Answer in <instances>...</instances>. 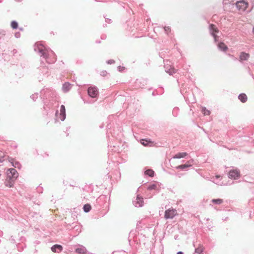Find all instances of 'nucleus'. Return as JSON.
Masks as SVG:
<instances>
[{
	"label": "nucleus",
	"mask_w": 254,
	"mask_h": 254,
	"mask_svg": "<svg viewBox=\"0 0 254 254\" xmlns=\"http://www.w3.org/2000/svg\"><path fill=\"white\" fill-rule=\"evenodd\" d=\"M34 50L39 53L40 56L43 57L49 64H53L57 60L56 56L54 52L51 49L47 48L42 44H36Z\"/></svg>",
	"instance_id": "nucleus-1"
},
{
	"label": "nucleus",
	"mask_w": 254,
	"mask_h": 254,
	"mask_svg": "<svg viewBox=\"0 0 254 254\" xmlns=\"http://www.w3.org/2000/svg\"><path fill=\"white\" fill-rule=\"evenodd\" d=\"M235 4L238 10L243 12L246 10L249 5V3L245 0H240L237 1Z\"/></svg>",
	"instance_id": "nucleus-2"
},
{
	"label": "nucleus",
	"mask_w": 254,
	"mask_h": 254,
	"mask_svg": "<svg viewBox=\"0 0 254 254\" xmlns=\"http://www.w3.org/2000/svg\"><path fill=\"white\" fill-rule=\"evenodd\" d=\"M231 169L228 173V177L231 179L237 180L240 177V171L238 169Z\"/></svg>",
	"instance_id": "nucleus-3"
},
{
	"label": "nucleus",
	"mask_w": 254,
	"mask_h": 254,
	"mask_svg": "<svg viewBox=\"0 0 254 254\" xmlns=\"http://www.w3.org/2000/svg\"><path fill=\"white\" fill-rule=\"evenodd\" d=\"M88 95L91 98H94L99 94L98 89L96 86H90L87 89Z\"/></svg>",
	"instance_id": "nucleus-4"
},
{
	"label": "nucleus",
	"mask_w": 254,
	"mask_h": 254,
	"mask_svg": "<svg viewBox=\"0 0 254 254\" xmlns=\"http://www.w3.org/2000/svg\"><path fill=\"white\" fill-rule=\"evenodd\" d=\"M209 31L210 34L214 38V42H217L218 41V37L216 35V33L219 32V30L215 25L211 24L209 25Z\"/></svg>",
	"instance_id": "nucleus-5"
},
{
	"label": "nucleus",
	"mask_w": 254,
	"mask_h": 254,
	"mask_svg": "<svg viewBox=\"0 0 254 254\" xmlns=\"http://www.w3.org/2000/svg\"><path fill=\"white\" fill-rule=\"evenodd\" d=\"M106 197L104 195H101L98 197L96 200V203L97 205V208L100 209L102 207L106 202Z\"/></svg>",
	"instance_id": "nucleus-6"
},
{
	"label": "nucleus",
	"mask_w": 254,
	"mask_h": 254,
	"mask_svg": "<svg viewBox=\"0 0 254 254\" xmlns=\"http://www.w3.org/2000/svg\"><path fill=\"white\" fill-rule=\"evenodd\" d=\"M193 246L195 248L194 253L193 254H202L204 251V247L203 245L199 243L196 246L195 243H193Z\"/></svg>",
	"instance_id": "nucleus-7"
},
{
	"label": "nucleus",
	"mask_w": 254,
	"mask_h": 254,
	"mask_svg": "<svg viewBox=\"0 0 254 254\" xmlns=\"http://www.w3.org/2000/svg\"><path fill=\"white\" fill-rule=\"evenodd\" d=\"M11 178L16 180L18 177V173L14 168L8 169L7 171V176Z\"/></svg>",
	"instance_id": "nucleus-8"
},
{
	"label": "nucleus",
	"mask_w": 254,
	"mask_h": 254,
	"mask_svg": "<svg viewBox=\"0 0 254 254\" xmlns=\"http://www.w3.org/2000/svg\"><path fill=\"white\" fill-rule=\"evenodd\" d=\"M176 211L175 209H168L165 212V218L166 219H172L175 215Z\"/></svg>",
	"instance_id": "nucleus-9"
},
{
	"label": "nucleus",
	"mask_w": 254,
	"mask_h": 254,
	"mask_svg": "<svg viewBox=\"0 0 254 254\" xmlns=\"http://www.w3.org/2000/svg\"><path fill=\"white\" fill-rule=\"evenodd\" d=\"M133 203L135 207H142L144 204L143 197L137 195L135 200L133 201Z\"/></svg>",
	"instance_id": "nucleus-10"
},
{
	"label": "nucleus",
	"mask_w": 254,
	"mask_h": 254,
	"mask_svg": "<svg viewBox=\"0 0 254 254\" xmlns=\"http://www.w3.org/2000/svg\"><path fill=\"white\" fill-rule=\"evenodd\" d=\"M193 160H192V159L190 160L187 161L184 164L179 165V166L176 167V168L177 169H181V170L186 169L188 168V167L191 166L193 164Z\"/></svg>",
	"instance_id": "nucleus-11"
},
{
	"label": "nucleus",
	"mask_w": 254,
	"mask_h": 254,
	"mask_svg": "<svg viewBox=\"0 0 254 254\" xmlns=\"http://www.w3.org/2000/svg\"><path fill=\"white\" fill-rule=\"evenodd\" d=\"M15 179L10 178L9 177L6 176V179L4 182V185L5 186L9 188H12L14 187V185L15 182Z\"/></svg>",
	"instance_id": "nucleus-12"
},
{
	"label": "nucleus",
	"mask_w": 254,
	"mask_h": 254,
	"mask_svg": "<svg viewBox=\"0 0 254 254\" xmlns=\"http://www.w3.org/2000/svg\"><path fill=\"white\" fill-rule=\"evenodd\" d=\"M51 250L54 253H59L63 251V247L61 245L56 244L51 248Z\"/></svg>",
	"instance_id": "nucleus-13"
},
{
	"label": "nucleus",
	"mask_w": 254,
	"mask_h": 254,
	"mask_svg": "<svg viewBox=\"0 0 254 254\" xmlns=\"http://www.w3.org/2000/svg\"><path fill=\"white\" fill-rule=\"evenodd\" d=\"M59 118L62 121H64L66 118L65 108V106L63 105H61V106Z\"/></svg>",
	"instance_id": "nucleus-14"
},
{
	"label": "nucleus",
	"mask_w": 254,
	"mask_h": 254,
	"mask_svg": "<svg viewBox=\"0 0 254 254\" xmlns=\"http://www.w3.org/2000/svg\"><path fill=\"white\" fill-rule=\"evenodd\" d=\"M66 227L67 229H75L76 230L79 229V231H81L80 226L78 225L76 222H73L71 224H66Z\"/></svg>",
	"instance_id": "nucleus-15"
},
{
	"label": "nucleus",
	"mask_w": 254,
	"mask_h": 254,
	"mask_svg": "<svg viewBox=\"0 0 254 254\" xmlns=\"http://www.w3.org/2000/svg\"><path fill=\"white\" fill-rule=\"evenodd\" d=\"M9 162H10L11 165L14 168H17L18 169H21V165L20 163L19 162L15 161L14 159L10 158V160H9Z\"/></svg>",
	"instance_id": "nucleus-16"
},
{
	"label": "nucleus",
	"mask_w": 254,
	"mask_h": 254,
	"mask_svg": "<svg viewBox=\"0 0 254 254\" xmlns=\"http://www.w3.org/2000/svg\"><path fill=\"white\" fill-rule=\"evenodd\" d=\"M71 88V84L69 82H65L63 84L62 90L64 92H68Z\"/></svg>",
	"instance_id": "nucleus-17"
},
{
	"label": "nucleus",
	"mask_w": 254,
	"mask_h": 254,
	"mask_svg": "<svg viewBox=\"0 0 254 254\" xmlns=\"http://www.w3.org/2000/svg\"><path fill=\"white\" fill-rule=\"evenodd\" d=\"M75 252L79 254H85L87 252L86 248L83 246H79V247L75 250Z\"/></svg>",
	"instance_id": "nucleus-18"
},
{
	"label": "nucleus",
	"mask_w": 254,
	"mask_h": 254,
	"mask_svg": "<svg viewBox=\"0 0 254 254\" xmlns=\"http://www.w3.org/2000/svg\"><path fill=\"white\" fill-rule=\"evenodd\" d=\"M217 47L219 50L222 52H226L228 50V47L223 42L219 43Z\"/></svg>",
	"instance_id": "nucleus-19"
},
{
	"label": "nucleus",
	"mask_w": 254,
	"mask_h": 254,
	"mask_svg": "<svg viewBox=\"0 0 254 254\" xmlns=\"http://www.w3.org/2000/svg\"><path fill=\"white\" fill-rule=\"evenodd\" d=\"M140 143L143 146H150L152 144V142L148 139H142L140 140Z\"/></svg>",
	"instance_id": "nucleus-20"
},
{
	"label": "nucleus",
	"mask_w": 254,
	"mask_h": 254,
	"mask_svg": "<svg viewBox=\"0 0 254 254\" xmlns=\"http://www.w3.org/2000/svg\"><path fill=\"white\" fill-rule=\"evenodd\" d=\"M250 57L249 54L245 52H242L240 56V61H247Z\"/></svg>",
	"instance_id": "nucleus-21"
},
{
	"label": "nucleus",
	"mask_w": 254,
	"mask_h": 254,
	"mask_svg": "<svg viewBox=\"0 0 254 254\" xmlns=\"http://www.w3.org/2000/svg\"><path fill=\"white\" fill-rule=\"evenodd\" d=\"M238 99L242 102L245 103L248 99L246 94L245 93H241L238 96Z\"/></svg>",
	"instance_id": "nucleus-22"
},
{
	"label": "nucleus",
	"mask_w": 254,
	"mask_h": 254,
	"mask_svg": "<svg viewBox=\"0 0 254 254\" xmlns=\"http://www.w3.org/2000/svg\"><path fill=\"white\" fill-rule=\"evenodd\" d=\"M187 155V153L186 152H179L176 154L174 157V159H180L182 158H184Z\"/></svg>",
	"instance_id": "nucleus-23"
},
{
	"label": "nucleus",
	"mask_w": 254,
	"mask_h": 254,
	"mask_svg": "<svg viewBox=\"0 0 254 254\" xmlns=\"http://www.w3.org/2000/svg\"><path fill=\"white\" fill-rule=\"evenodd\" d=\"M7 159L10 160V158L7 155L4 154V153H0V163L3 162L4 161L6 160Z\"/></svg>",
	"instance_id": "nucleus-24"
},
{
	"label": "nucleus",
	"mask_w": 254,
	"mask_h": 254,
	"mask_svg": "<svg viewBox=\"0 0 254 254\" xmlns=\"http://www.w3.org/2000/svg\"><path fill=\"white\" fill-rule=\"evenodd\" d=\"M83 211H84V212L88 213L91 210V206L90 204L86 203L84 205V206L83 207Z\"/></svg>",
	"instance_id": "nucleus-25"
},
{
	"label": "nucleus",
	"mask_w": 254,
	"mask_h": 254,
	"mask_svg": "<svg viewBox=\"0 0 254 254\" xmlns=\"http://www.w3.org/2000/svg\"><path fill=\"white\" fill-rule=\"evenodd\" d=\"M211 202L215 204L220 205L223 202V200L221 198L213 199Z\"/></svg>",
	"instance_id": "nucleus-26"
},
{
	"label": "nucleus",
	"mask_w": 254,
	"mask_h": 254,
	"mask_svg": "<svg viewBox=\"0 0 254 254\" xmlns=\"http://www.w3.org/2000/svg\"><path fill=\"white\" fill-rule=\"evenodd\" d=\"M165 71L167 73H169V75H173L174 73L176 72V70H175L174 68H168V67H165Z\"/></svg>",
	"instance_id": "nucleus-27"
},
{
	"label": "nucleus",
	"mask_w": 254,
	"mask_h": 254,
	"mask_svg": "<svg viewBox=\"0 0 254 254\" xmlns=\"http://www.w3.org/2000/svg\"><path fill=\"white\" fill-rule=\"evenodd\" d=\"M145 174L149 177H152L154 175V172L151 169H148L145 171Z\"/></svg>",
	"instance_id": "nucleus-28"
},
{
	"label": "nucleus",
	"mask_w": 254,
	"mask_h": 254,
	"mask_svg": "<svg viewBox=\"0 0 254 254\" xmlns=\"http://www.w3.org/2000/svg\"><path fill=\"white\" fill-rule=\"evenodd\" d=\"M52 108V103H49L48 105L45 104L44 106V109L46 111L47 114L48 113L49 110Z\"/></svg>",
	"instance_id": "nucleus-29"
},
{
	"label": "nucleus",
	"mask_w": 254,
	"mask_h": 254,
	"mask_svg": "<svg viewBox=\"0 0 254 254\" xmlns=\"http://www.w3.org/2000/svg\"><path fill=\"white\" fill-rule=\"evenodd\" d=\"M18 24L17 22L15 20L11 21V27L13 29H16L18 28Z\"/></svg>",
	"instance_id": "nucleus-30"
},
{
	"label": "nucleus",
	"mask_w": 254,
	"mask_h": 254,
	"mask_svg": "<svg viewBox=\"0 0 254 254\" xmlns=\"http://www.w3.org/2000/svg\"><path fill=\"white\" fill-rule=\"evenodd\" d=\"M179 111V108H178V107H175V108L173 109V111H172L173 115L174 117H177V116L178 115Z\"/></svg>",
	"instance_id": "nucleus-31"
},
{
	"label": "nucleus",
	"mask_w": 254,
	"mask_h": 254,
	"mask_svg": "<svg viewBox=\"0 0 254 254\" xmlns=\"http://www.w3.org/2000/svg\"><path fill=\"white\" fill-rule=\"evenodd\" d=\"M201 112L204 115H209L210 114V112L207 110L205 107L202 108Z\"/></svg>",
	"instance_id": "nucleus-32"
},
{
	"label": "nucleus",
	"mask_w": 254,
	"mask_h": 254,
	"mask_svg": "<svg viewBox=\"0 0 254 254\" xmlns=\"http://www.w3.org/2000/svg\"><path fill=\"white\" fill-rule=\"evenodd\" d=\"M157 186L154 184H150L147 187V190H155Z\"/></svg>",
	"instance_id": "nucleus-33"
},
{
	"label": "nucleus",
	"mask_w": 254,
	"mask_h": 254,
	"mask_svg": "<svg viewBox=\"0 0 254 254\" xmlns=\"http://www.w3.org/2000/svg\"><path fill=\"white\" fill-rule=\"evenodd\" d=\"M38 94L37 93H34L31 95L30 98L33 100L36 101V100L38 98Z\"/></svg>",
	"instance_id": "nucleus-34"
},
{
	"label": "nucleus",
	"mask_w": 254,
	"mask_h": 254,
	"mask_svg": "<svg viewBox=\"0 0 254 254\" xmlns=\"http://www.w3.org/2000/svg\"><path fill=\"white\" fill-rule=\"evenodd\" d=\"M164 29L165 32H166V33L168 35L169 34V32H171V28L169 26L164 27Z\"/></svg>",
	"instance_id": "nucleus-35"
},
{
	"label": "nucleus",
	"mask_w": 254,
	"mask_h": 254,
	"mask_svg": "<svg viewBox=\"0 0 254 254\" xmlns=\"http://www.w3.org/2000/svg\"><path fill=\"white\" fill-rule=\"evenodd\" d=\"M5 34V31L0 29V39L2 38Z\"/></svg>",
	"instance_id": "nucleus-36"
},
{
	"label": "nucleus",
	"mask_w": 254,
	"mask_h": 254,
	"mask_svg": "<svg viewBox=\"0 0 254 254\" xmlns=\"http://www.w3.org/2000/svg\"><path fill=\"white\" fill-rule=\"evenodd\" d=\"M234 0H223V3L224 4H227L228 3H231L232 2H234Z\"/></svg>",
	"instance_id": "nucleus-37"
},
{
	"label": "nucleus",
	"mask_w": 254,
	"mask_h": 254,
	"mask_svg": "<svg viewBox=\"0 0 254 254\" xmlns=\"http://www.w3.org/2000/svg\"><path fill=\"white\" fill-rule=\"evenodd\" d=\"M125 69V67L124 66H122L119 65L118 66V70L120 72H123Z\"/></svg>",
	"instance_id": "nucleus-38"
},
{
	"label": "nucleus",
	"mask_w": 254,
	"mask_h": 254,
	"mask_svg": "<svg viewBox=\"0 0 254 254\" xmlns=\"http://www.w3.org/2000/svg\"><path fill=\"white\" fill-rule=\"evenodd\" d=\"M17 249L18 250H20L21 248L23 249L24 247H25V245L24 244H18L17 245Z\"/></svg>",
	"instance_id": "nucleus-39"
},
{
	"label": "nucleus",
	"mask_w": 254,
	"mask_h": 254,
	"mask_svg": "<svg viewBox=\"0 0 254 254\" xmlns=\"http://www.w3.org/2000/svg\"><path fill=\"white\" fill-rule=\"evenodd\" d=\"M106 63L107 64H114L115 63V61L114 60H108L106 62Z\"/></svg>",
	"instance_id": "nucleus-40"
},
{
	"label": "nucleus",
	"mask_w": 254,
	"mask_h": 254,
	"mask_svg": "<svg viewBox=\"0 0 254 254\" xmlns=\"http://www.w3.org/2000/svg\"><path fill=\"white\" fill-rule=\"evenodd\" d=\"M107 72L106 70H103L100 72V75L103 76H105L107 75Z\"/></svg>",
	"instance_id": "nucleus-41"
},
{
	"label": "nucleus",
	"mask_w": 254,
	"mask_h": 254,
	"mask_svg": "<svg viewBox=\"0 0 254 254\" xmlns=\"http://www.w3.org/2000/svg\"><path fill=\"white\" fill-rule=\"evenodd\" d=\"M15 37L16 38H19L20 37V33L19 32H17L15 33Z\"/></svg>",
	"instance_id": "nucleus-42"
},
{
	"label": "nucleus",
	"mask_w": 254,
	"mask_h": 254,
	"mask_svg": "<svg viewBox=\"0 0 254 254\" xmlns=\"http://www.w3.org/2000/svg\"><path fill=\"white\" fill-rule=\"evenodd\" d=\"M37 190V191H38L39 193H42V190H43L42 188H41V187H38Z\"/></svg>",
	"instance_id": "nucleus-43"
},
{
	"label": "nucleus",
	"mask_w": 254,
	"mask_h": 254,
	"mask_svg": "<svg viewBox=\"0 0 254 254\" xmlns=\"http://www.w3.org/2000/svg\"><path fill=\"white\" fill-rule=\"evenodd\" d=\"M17 50L16 49H13L12 51H11V53L12 54L13 56H15V54H16L17 53Z\"/></svg>",
	"instance_id": "nucleus-44"
},
{
	"label": "nucleus",
	"mask_w": 254,
	"mask_h": 254,
	"mask_svg": "<svg viewBox=\"0 0 254 254\" xmlns=\"http://www.w3.org/2000/svg\"><path fill=\"white\" fill-rule=\"evenodd\" d=\"M106 22L108 23H110L112 22V20L109 18H106Z\"/></svg>",
	"instance_id": "nucleus-45"
},
{
	"label": "nucleus",
	"mask_w": 254,
	"mask_h": 254,
	"mask_svg": "<svg viewBox=\"0 0 254 254\" xmlns=\"http://www.w3.org/2000/svg\"><path fill=\"white\" fill-rule=\"evenodd\" d=\"M10 241H11V242H12L13 243H15V241L14 239L13 238V236L11 237V238L10 239Z\"/></svg>",
	"instance_id": "nucleus-46"
},
{
	"label": "nucleus",
	"mask_w": 254,
	"mask_h": 254,
	"mask_svg": "<svg viewBox=\"0 0 254 254\" xmlns=\"http://www.w3.org/2000/svg\"><path fill=\"white\" fill-rule=\"evenodd\" d=\"M106 35H101V38L102 39H105L106 38Z\"/></svg>",
	"instance_id": "nucleus-47"
},
{
	"label": "nucleus",
	"mask_w": 254,
	"mask_h": 254,
	"mask_svg": "<svg viewBox=\"0 0 254 254\" xmlns=\"http://www.w3.org/2000/svg\"><path fill=\"white\" fill-rule=\"evenodd\" d=\"M152 94L153 96H155L156 95L158 94V93H155V91H153Z\"/></svg>",
	"instance_id": "nucleus-48"
},
{
	"label": "nucleus",
	"mask_w": 254,
	"mask_h": 254,
	"mask_svg": "<svg viewBox=\"0 0 254 254\" xmlns=\"http://www.w3.org/2000/svg\"><path fill=\"white\" fill-rule=\"evenodd\" d=\"M177 254H184V253H183V252H182L180 251V252H178L177 253Z\"/></svg>",
	"instance_id": "nucleus-49"
},
{
	"label": "nucleus",
	"mask_w": 254,
	"mask_h": 254,
	"mask_svg": "<svg viewBox=\"0 0 254 254\" xmlns=\"http://www.w3.org/2000/svg\"><path fill=\"white\" fill-rule=\"evenodd\" d=\"M3 234V232L2 231L0 230V237H1Z\"/></svg>",
	"instance_id": "nucleus-50"
},
{
	"label": "nucleus",
	"mask_w": 254,
	"mask_h": 254,
	"mask_svg": "<svg viewBox=\"0 0 254 254\" xmlns=\"http://www.w3.org/2000/svg\"><path fill=\"white\" fill-rule=\"evenodd\" d=\"M100 42H100V41H98V40H97V41H96V43H97V44H99V43H100Z\"/></svg>",
	"instance_id": "nucleus-51"
},
{
	"label": "nucleus",
	"mask_w": 254,
	"mask_h": 254,
	"mask_svg": "<svg viewBox=\"0 0 254 254\" xmlns=\"http://www.w3.org/2000/svg\"><path fill=\"white\" fill-rule=\"evenodd\" d=\"M58 113V110H57V111H56V113H55V115H56V116H57Z\"/></svg>",
	"instance_id": "nucleus-52"
},
{
	"label": "nucleus",
	"mask_w": 254,
	"mask_h": 254,
	"mask_svg": "<svg viewBox=\"0 0 254 254\" xmlns=\"http://www.w3.org/2000/svg\"><path fill=\"white\" fill-rule=\"evenodd\" d=\"M21 241L25 240V238H21Z\"/></svg>",
	"instance_id": "nucleus-53"
},
{
	"label": "nucleus",
	"mask_w": 254,
	"mask_h": 254,
	"mask_svg": "<svg viewBox=\"0 0 254 254\" xmlns=\"http://www.w3.org/2000/svg\"><path fill=\"white\" fill-rule=\"evenodd\" d=\"M19 30H23V28H19Z\"/></svg>",
	"instance_id": "nucleus-54"
},
{
	"label": "nucleus",
	"mask_w": 254,
	"mask_h": 254,
	"mask_svg": "<svg viewBox=\"0 0 254 254\" xmlns=\"http://www.w3.org/2000/svg\"><path fill=\"white\" fill-rule=\"evenodd\" d=\"M16 0V1H21V0Z\"/></svg>",
	"instance_id": "nucleus-55"
},
{
	"label": "nucleus",
	"mask_w": 254,
	"mask_h": 254,
	"mask_svg": "<svg viewBox=\"0 0 254 254\" xmlns=\"http://www.w3.org/2000/svg\"><path fill=\"white\" fill-rule=\"evenodd\" d=\"M1 176V171H0V177Z\"/></svg>",
	"instance_id": "nucleus-56"
},
{
	"label": "nucleus",
	"mask_w": 254,
	"mask_h": 254,
	"mask_svg": "<svg viewBox=\"0 0 254 254\" xmlns=\"http://www.w3.org/2000/svg\"><path fill=\"white\" fill-rule=\"evenodd\" d=\"M254 33V28H253V30Z\"/></svg>",
	"instance_id": "nucleus-57"
},
{
	"label": "nucleus",
	"mask_w": 254,
	"mask_h": 254,
	"mask_svg": "<svg viewBox=\"0 0 254 254\" xmlns=\"http://www.w3.org/2000/svg\"><path fill=\"white\" fill-rule=\"evenodd\" d=\"M138 81V80H137L136 83H137Z\"/></svg>",
	"instance_id": "nucleus-58"
},
{
	"label": "nucleus",
	"mask_w": 254,
	"mask_h": 254,
	"mask_svg": "<svg viewBox=\"0 0 254 254\" xmlns=\"http://www.w3.org/2000/svg\"><path fill=\"white\" fill-rule=\"evenodd\" d=\"M254 1V0H253Z\"/></svg>",
	"instance_id": "nucleus-59"
}]
</instances>
